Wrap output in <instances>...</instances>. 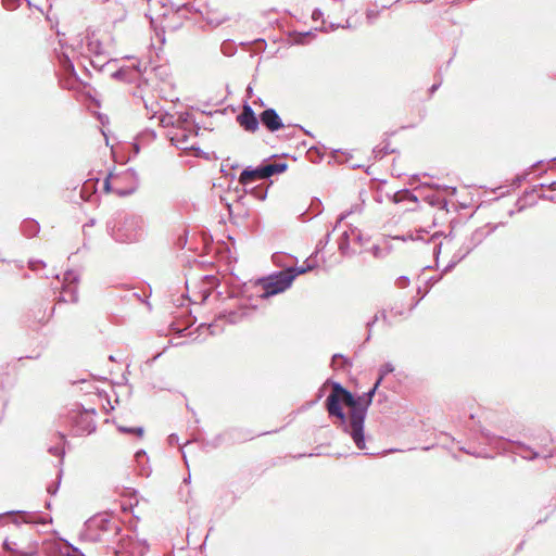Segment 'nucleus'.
<instances>
[{"instance_id":"nucleus-7","label":"nucleus","mask_w":556,"mask_h":556,"mask_svg":"<svg viewBox=\"0 0 556 556\" xmlns=\"http://www.w3.org/2000/svg\"><path fill=\"white\" fill-rule=\"evenodd\" d=\"M148 64L140 61H134L128 66H123L112 73V77L118 80L132 83L140 78L141 74L147 71Z\"/></svg>"},{"instance_id":"nucleus-16","label":"nucleus","mask_w":556,"mask_h":556,"mask_svg":"<svg viewBox=\"0 0 556 556\" xmlns=\"http://www.w3.org/2000/svg\"><path fill=\"white\" fill-rule=\"evenodd\" d=\"M177 131L170 136V141L174 146L179 149L186 150L188 149V140L191 134L189 128H176Z\"/></svg>"},{"instance_id":"nucleus-21","label":"nucleus","mask_w":556,"mask_h":556,"mask_svg":"<svg viewBox=\"0 0 556 556\" xmlns=\"http://www.w3.org/2000/svg\"><path fill=\"white\" fill-rule=\"evenodd\" d=\"M89 63L94 70H97L98 72H102L104 66H106L111 63V60L105 52V53H103V59L90 55Z\"/></svg>"},{"instance_id":"nucleus-52","label":"nucleus","mask_w":556,"mask_h":556,"mask_svg":"<svg viewBox=\"0 0 556 556\" xmlns=\"http://www.w3.org/2000/svg\"><path fill=\"white\" fill-rule=\"evenodd\" d=\"M440 279H441V277H439V278H431L429 281L431 282V285H434V283H437Z\"/></svg>"},{"instance_id":"nucleus-23","label":"nucleus","mask_w":556,"mask_h":556,"mask_svg":"<svg viewBox=\"0 0 556 556\" xmlns=\"http://www.w3.org/2000/svg\"><path fill=\"white\" fill-rule=\"evenodd\" d=\"M339 251L344 256H351L354 252L350 251V235L348 231H344L339 239Z\"/></svg>"},{"instance_id":"nucleus-61","label":"nucleus","mask_w":556,"mask_h":556,"mask_svg":"<svg viewBox=\"0 0 556 556\" xmlns=\"http://www.w3.org/2000/svg\"><path fill=\"white\" fill-rule=\"evenodd\" d=\"M301 130H302V131H305V134H308V130H305V128H304V127H301Z\"/></svg>"},{"instance_id":"nucleus-55","label":"nucleus","mask_w":556,"mask_h":556,"mask_svg":"<svg viewBox=\"0 0 556 556\" xmlns=\"http://www.w3.org/2000/svg\"><path fill=\"white\" fill-rule=\"evenodd\" d=\"M549 188H551V189H553V190H555V189H556V181L552 182V184L549 185Z\"/></svg>"},{"instance_id":"nucleus-30","label":"nucleus","mask_w":556,"mask_h":556,"mask_svg":"<svg viewBox=\"0 0 556 556\" xmlns=\"http://www.w3.org/2000/svg\"><path fill=\"white\" fill-rule=\"evenodd\" d=\"M118 430L122 433L137 434L138 437H142L143 432H144L142 427H134L132 428V427L119 426Z\"/></svg>"},{"instance_id":"nucleus-37","label":"nucleus","mask_w":556,"mask_h":556,"mask_svg":"<svg viewBox=\"0 0 556 556\" xmlns=\"http://www.w3.org/2000/svg\"><path fill=\"white\" fill-rule=\"evenodd\" d=\"M28 265L31 270H37L39 267H46V263L40 260H30Z\"/></svg>"},{"instance_id":"nucleus-9","label":"nucleus","mask_w":556,"mask_h":556,"mask_svg":"<svg viewBox=\"0 0 556 556\" xmlns=\"http://www.w3.org/2000/svg\"><path fill=\"white\" fill-rule=\"evenodd\" d=\"M78 274L74 270H67L64 274V283L62 289V293L58 298V303L60 302H77L78 294H77V288L75 286H71L73 283H76L78 281Z\"/></svg>"},{"instance_id":"nucleus-64","label":"nucleus","mask_w":556,"mask_h":556,"mask_svg":"<svg viewBox=\"0 0 556 556\" xmlns=\"http://www.w3.org/2000/svg\"><path fill=\"white\" fill-rule=\"evenodd\" d=\"M46 506H47L48 508H50V506H51L50 502H47Z\"/></svg>"},{"instance_id":"nucleus-24","label":"nucleus","mask_w":556,"mask_h":556,"mask_svg":"<svg viewBox=\"0 0 556 556\" xmlns=\"http://www.w3.org/2000/svg\"><path fill=\"white\" fill-rule=\"evenodd\" d=\"M193 124L192 115L188 112H181L176 117L177 128H188L189 126H193Z\"/></svg>"},{"instance_id":"nucleus-15","label":"nucleus","mask_w":556,"mask_h":556,"mask_svg":"<svg viewBox=\"0 0 556 556\" xmlns=\"http://www.w3.org/2000/svg\"><path fill=\"white\" fill-rule=\"evenodd\" d=\"M4 517H11L12 522L16 526L21 523H31L35 522L29 513L24 510H10L3 514H0V519Z\"/></svg>"},{"instance_id":"nucleus-46","label":"nucleus","mask_w":556,"mask_h":556,"mask_svg":"<svg viewBox=\"0 0 556 556\" xmlns=\"http://www.w3.org/2000/svg\"><path fill=\"white\" fill-rule=\"evenodd\" d=\"M440 86H441V80H440V81H438V83H435V84H433V85L431 86V88L429 89L430 93H431V94H432V93H434V92L439 89V87H440Z\"/></svg>"},{"instance_id":"nucleus-13","label":"nucleus","mask_w":556,"mask_h":556,"mask_svg":"<svg viewBox=\"0 0 556 556\" xmlns=\"http://www.w3.org/2000/svg\"><path fill=\"white\" fill-rule=\"evenodd\" d=\"M265 179L262 164L257 167L247 166L239 176V184L248 186L257 180Z\"/></svg>"},{"instance_id":"nucleus-25","label":"nucleus","mask_w":556,"mask_h":556,"mask_svg":"<svg viewBox=\"0 0 556 556\" xmlns=\"http://www.w3.org/2000/svg\"><path fill=\"white\" fill-rule=\"evenodd\" d=\"M412 201V202H418V197L415 195L414 193H412L409 190L407 189H404V190H400L397 191L394 195H393V201L395 203H399V202H403V201Z\"/></svg>"},{"instance_id":"nucleus-34","label":"nucleus","mask_w":556,"mask_h":556,"mask_svg":"<svg viewBox=\"0 0 556 556\" xmlns=\"http://www.w3.org/2000/svg\"><path fill=\"white\" fill-rule=\"evenodd\" d=\"M49 453L53 456L60 457L61 459L64 457V448L60 445L49 447Z\"/></svg>"},{"instance_id":"nucleus-32","label":"nucleus","mask_w":556,"mask_h":556,"mask_svg":"<svg viewBox=\"0 0 556 556\" xmlns=\"http://www.w3.org/2000/svg\"><path fill=\"white\" fill-rule=\"evenodd\" d=\"M160 122H161L162 126H164V127L173 126V127L177 128L176 117L174 115L166 113L160 117Z\"/></svg>"},{"instance_id":"nucleus-47","label":"nucleus","mask_w":556,"mask_h":556,"mask_svg":"<svg viewBox=\"0 0 556 556\" xmlns=\"http://www.w3.org/2000/svg\"><path fill=\"white\" fill-rule=\"evenodd\" d=\"M323 15V12L319 10V9H316L313 11V14H312V17L314 20H317L318 17H320Z\"/></svg>"},{"instance_id":"nucleus-59","label":"nucleus","mask_w":556,"mask_h":556,"mask_svg":"<svg viewBox=\"0 0 556 556\" xmlns=\"http://www.w3.org/2000/svg\"><path fill=\"white\" fill-rule=\"evenodd\" d=\"M337 27H339V25H337V26H336V25H333V24H331V25H330V28H331V29H336Z\"/></svg>"},{"instance_id":"nucleus-43","label":"nucleus","mask_w":556,"mask_h":556,"mask_svg":"<svg viewBox=\"0 0 556 556\" xmlns=\"http://www.w3.org/2000/svg\"><path fill=\"white\" fill-rule=\"evenodd\" d=\"M312 35L311 31H307V33H303V34H300L299 35V38L295 40L298 43H305V38L306 37H309Z\"/></svg>"},{"instance_id":"nucleus-38","label":"nucleus","mask_w":556,"mask_h":556,"mask_svg":"<svg viewBox=\"0 0 556 556\" xmlns=\"http://www.w3.org/2000/svg\"><path fill=\"white\" fill-rule=\"evenodd\" d=\"M378 319H379V316H378V314H376L372 317V319L367 323L366 326H367L368 332H371V329H372L374 325L378 321ZM369 340H370V333H368V336L366 338V341H369Z\"/></svg>"},{"instance_id":"nucleus-53","label":"nucleus","mask_w":556,"mask_h":556,"mask_svg":"<svg viewBox=\"0 0 556 556\" xmlns=\"http://www.w3.org/2000/svg\"><path fill=\"white\" fill-rule=\"evenodd\" d=\"M144 105H146V109H147V110H150V108H149V105H148V103H147V102H144ZM151 111H152V113H153V114H155V113H156V111H155L152 106H151Z\"/></svg>"},{"instance_id":"nucleus-40","label":"nucleus","mask_w":556,"mask_h":556,"mask_svg":"<svg viewBox=\"0 0 556 556\" xmlns=\"http://www.w3.org/2000/svg\"><path fill=\"white\" fill-rule=\"evenodd\" d=\"M59 484L60 482L58 483H51L47 486V492L50 494V495H55L58 490H59Z\"/></svg>"},{"instance_id":"nucleus-22","label":"nucleus","mask_w":556,"mask_h":556,"mask_svg":"<svg viewBox=\"0 0 556 556\" xmlns=\"http://www.w3.org/2000/svg\"><path fill=\"white\" fill-rule=\"evenodd\" d=\"M247 315V309L240 308L239 311H229L223 314V318H225L230 324H237L243 319Z\"/></svg>"},{"instance_id":"nucleus-28","label":"nucleus","mask_w":556,"mask_h":556,"mask_svg":"<svg viewBox=\"0 0 556 556\" xmlns=\"http://www.w3.org/2000/svg\"><path fill=\"white\" fill-rule=\"evenodd\" d=\"M249 193L257 200H265L267 197V188L263 186H256L249 190Z\"/></svg>"},{"instance_id":"nucleus-57","label":"nucleus","mask_w":556,"mask_h":556,"mask_svg":"<svg viewBox=\"0 0 556 556\" xmlns=\"http://www.w3.org/2000/svg\"><path fill=\"white\" fill-rule=\"evenodd\" d=\"M355 237H356V240H357V241H361V240H362V236H361V233H356V235H355Z\"/></svg>"},{"instance_id":"nucleus-51","label":"nucleus","mask_w":556,"mask_h":556,"mask_svg":"<svg viewBox=\"0 0 556 556\" xmlns=\"http://www.w3.org/2000/svg\"><path fill=\"white\" fill-rule=\"evenodd\" d=\"M58 438H59L60 442L65 443V437H64V434H62V433H58Z\"/></svg>"},{"instance_id":"nucleus-20","label":"nucleus","mask_w":556,"mask_h":556,"mask_svg":"<svg viewBox=\"0 0 556 556\" xmlns=\"http://www.w3.org/2000/svg\"><path fill=\"white\" fill-rule=\"evenodd\" d=\"M58 60H59L60 66L66 74L72 75V76L76 75L74 64L67 54H65V53L59 54Z\"/></svg>"},{"instance_id":"nucleus-48","label":"nucleus","mask_w":556,"mask_h":556,"mask_svg":"<svg viewBox=\"0 0 556 556\" xmlns=\"http://www.w3.org/2000/svg\"><path fill=\"white\" fill-rule=\"evenodd\" d=\"M68 556H85L78 548L73 547L72 554Z\"/></svg>"},{"instance_id":"nucleus-39","label":"nucleus","mask_w":556,"mask_h":556,"mask_svg":"<svg viewBox=\"0 0 556 556\" xmlns=\"http://www.w3.org/2000/svg\"><path fill=\"white\" fill-rule=\"evenodd\" d=\"M361 211V206L359 205H355V208H351L350 211L345 212V213H342L340 216H339V219H338V223H341L342 220H344L349 215H351L353 212L355 211Z\"/></svg>"},{"instance_id":"nucleus-31","label":"nucleus","mask_w":556,"mask_h":556,"mask_svg":"<svg viewBox=\"0 0 556 556\" xmlns=\"http://www.w3.org/2000/svg\"><path fill=\"white\" fill-rule=\"evenodd\" d=\"M394 371V367L391 363L383 364L379 369V377L377 381L382 382L383 378L388 375Z\"/></svg>"},{"instance_id":"nucleus-27","label":"nucleus","mask_w":556,"mask_h":556,"mask_svg":"<svg viewBox=\"0 0 556 556\" xmlns=\"http://www.w3.org/2000/svg\"><path fill=\"white\" fill-rule=\"evenodd\" d=\"M351 365V362L341 354H334L332 356V366L334 368H345Z\"/></svg>"},{"instance_id":"nucleus-45","label":"nucleus","mask_w":556,"mask_h":556,"mask_svg":"<svg viewBox=\"0 0 556 556\" xmlns=\"http://www.w3.org/2000/svg\"><path fill=\"white\" fill-rule=\"evenodd\" d=\"M480 432H481V434H482L485 439H488V440H491V439H493V438H494V437L491 434V432H490L489 430L484 429V428H480Z\"/></svg>"},{"instance_id":"nucleus-3","label":"nucleus","mask_w":556,"mask_h":556,"mask_svg":"<svg viewBox=\"0 0 556 556\" xmlns=\"http://www.w3.org/2000/svg\"><path fill=\"white\" fill-rule=\"evenodd\" d=\"M108 229L115 241L134 242L141 237V219L137 216H125L118 225L111 226L109 223Z\"/></svg>"},{"instance_id":"nucleus-60","label":"nucleus","mask_w":556,"mask_h":556,"mask_svg":"<svg viewBox=\"0 0 556 556\" xmlns=\"http://www.w3.org/2000/svg\"><path fill=\"white\" fill-rule=\"evenodd\" d=\"M553 456V453H549L548 455L545 456V458H549Z\"/></svg>"},{"instance_id":"nucleus-1","label":"nucleus","mask_w":556,"mask_h":556,"mask_svg":"<svg viewBox=\"0 0 556 556\" xmlns=\"http://www.w3.org/2000/svg\"><path fill=\"white\" fill-rule=\"evenodd\" d=\"M380 386L376 381L374 387L362 396L355 397L339 382L332 383V391L326 399V409L330 417H337L339 427L348 433L358 450H365L364 424L372 396Z\"/></svg>"},{"instance_id":"nucleus-11","label":"nucleus","mask_w":556,"mask_h":556,"mask_svg":"<svg viewBox=\"0 0 556 556\" xmlns=\"http://www.w3.org/2000/svg\"><path fill=\"white\" fill-rule=\"evenodd\" d=\"M260 122L270 132L278 131L283 127V123L275 109H266L260 114Z\"/></svg>"},{"instance_id":"nucleus-19","label":"nucleus","mask_w":556,"mask_h":556,"mask_svg":"<svg viewBox=\"0 0 556 556\" xmlns=\"http://www.w3.org/2000/svg\"><path fill=\"white\" fill-rule=\"evenodd\" d=\"M108 3V10L114 11L112 18L114 21L123 20L126 15L124 7L117 0H104Z\"/></svg>"},{"instance_id":"nucleus-2","label":"nucleus","mask_w":556,"mask_h":556,"mask_svg":"<svg viewBox=\"0 0 556 556\" xmlns=\"http://www.w3.org/2000/svg\"><path fill=\"white\" fill-rule=\"evenodd\" d=\"M119 531L118 520L106 514L96 515L86 522V536L94 542L114 543Z\"/></svg>"},{"instance_id":"nucleus-29","label":"nucleus","mask_w":556,"mask_h":556,"mask_svg":"<svg viewBox=\"0 0 556 556\" xmlns=\"http://www.w3.org/2000/svg\"><path fill=\"white\" fill-rule=\"evenodd\" d=\"M286 269L289 275H294V279H295L299 275H302V274L307 273L308 270H312L313 266L307 265V266H301V267H289Z\"/></svg>"},{"instance_id":"nucleus-36","label":"nucleus","mask_w":556,"mask_h":556,"mask_svg":"<svg viewBox=\"0 0 556 556\" xmlns=\"http://www.w3.org/2000/svg\"><path fill=\"white\" fill-rule=\"evenodd\" d=\"M2 5L7 10H14L21 5V0H2Z\"/></svg>"},{"instance_id":"nucleus-54","label":"nucleus","mask_w":556,"mask_h":556,"mask_svg":"<svg viewBox=\"0 0 556 556\" xmlns=\"http://www.w3.org/2000/svg\"><path fill=\"white\" fill-rule=\"evenodd\" d=\"M131 192H132V191H128V192H125V191H118V194H121V195H126V194H129V193H131Z\"/></svg>"},{"instance_id":"nucleus-14","label":"nucleus","mask_w":556,"mask_h":556,"mask_svg":"<svg viewBox=\"0 0 556 556\" xmlns=\"http://www.w3.org/2000/svg\"><path fill=\"white\" fill-rule=\"evenodd\" d=\"M86 47L90 55L103 59L105 49L98 35L93 31L86 36Z\"/></svg>"},{"instance_id":"nucleus-35","label":"nucleus","mask_w":556,"mask_h":556,"mask_svg":"<svg viewBox=\"0 0 556 556\" xmlns=\"http://www.w3.org/2000/svg\"><path fill=\"white\" fill-rule=\"evenodd\" d=\"M395 286L396 288L399 289H405L409 286V278L407 276H400L396 280H395Z\"/></svg>"},{"instance_id":"nucleus-42","label":"nucleus","mask_w":556,"mask_h":556,"mask_svg":"<svg viewBox=\"0 0 556 556\" xmlns=\"http://www.w3.org/2000/svg\"><path fill=\"white\" fill-rule=\"evenodd\" d=\"M366 16H367V20H368L369 22H372L374 20H376V18H377V16H378V12H377V11H375V10H368V11H367V13H366Z\"/></svg>"},{"instance_id":"nucleus-4","label":"nucleus","mask_w":556,"mask_h":556,"mask_svg":"<svg viewBox=\"0 0 556 556\" xmlns=\"http://www.w3.org/2000/svg\"><path fill=\"white\" fill-rule=\"evenodd\" d=\"M294 280V275H289L287 269L277 271L268 277L261 278L257 285L262 288L261 299H268L286 291Z\"/></svg>"},{"instance_id":"nucleus-17","label":"nucleus","mask_w":556,"mask_h":556,"mask_svg":"<svg viewBox=\"0 0 556 556\" xmlns=\"http://www.w3.org/2000/svg\"><path fill=\"white\" fill-rule=\"evenodd\" d=\"M262 166H263L265 179L269 178L276 174H281V173L286 172L288 168V164L285 162L269 163L267 161H264L262 163Z\"/></svg>"},{"instance_id":"nucleus-56","label":"nucleus","mask_w":556,"mask_h":556,"mask_svg":"<svg viewBox=\"0 0 556 556\" xmlns=\"http://www.w3.org/2000/svg\"><path fill=\"white\" fill-rule=\"evenodd\" d=\"M381 316H382V319H383L384 321H387V315H386V312H384V311H382V312H381Z\"/></svg>"},{"instance_id":"nucleus-6","label":"nucleus","mask_w":556,"mask_h":556,"mask_svg":"<svg viewBox=\"0 0 556 556\" xmlns=\"http://www.w3.org/2000/svg\"><path fill=\"white\" fill-rule=\"evenodd\" d=\"M426 188H435L437 190H444V191L450 192L451 194L456 193V188L450 187V186L429 185V184H425L420 188H418V191L425 202H427L429 205H431L433 207H438L440 210L447 211V205H448L447 200L437 193H425L424 194V189H426Z\"/></svg>"},{"instance_id":"nucleus-58","label":"nucleus","mask_w":556,"mask_h":556,"mask_svg":"<svg viewBox=\"0 0 556 556\" xmlns=\"http://www.w3.org/2000/svg\"><path fill=\"white\" fill-rule=\"evenodd\" d=\"M342 27H344V28H350L351 27L349 20L346 21V24L343 25Z\"/></svg>"},{"instance_id":"nucleus-26","label":"nucleus","mask_w":556,"mask_h":556,"mask_svg":"<svg viewBox=\"0 0 556 556\" xmlns=\"http://www.w3.org/2000/svg\"><path fill=\"white\" fill-rule=\"evenodd\" d=\"M517 445L520 448L519 455L523 459L532 460L539 457V453L532 450L530 446H527L526 444L520 442H518Z\"/></svg>"},{"instance_id":"nucleus-10","label":"nucleus","mask_w":556,"mask_h":556,"mask_svg":"<svg viewBox=\"0 0 556 556\" xmlns=\"http://www.w3.org/2000/svg\"><path fill=\"white\" fill-rule=\"evenodd\" d=\"M237 121L247 131L254 132L258 129L260 118L256 117L254 111L248 104L243 106L242 112L237 116Z\"/></svg>"},{"instance_id":"nucleus-12","label":"nucleus","mask_w":556,"mask_h":556,"mask_svg":"<svg viewBox=\"0 0 556 556\" xmlns=\"http://www.w3.org/2000/svg\"><path fill=\"white\" fill-rule=\"evenodd\" d=\"M481 232H473L471 235L470 242L462 248L460 251H463V253L453 257V260L443 269V274L451 271L458 262H460L467 254H469L470 251L481 242Z\"/></svg>"},{"instance_id":"nucleus-8","label":"nucleus","mask_w":556,"mask_h":556,"mask_svg":"<svg viewBox=\"0 0 556 556\" xmlns=\"http://www.w3.org/2000/svg\"><path fill=\"white\" fill-rule=\"evenodd\" d=\"M113 544L114 556H142L140 544L130 536H121Z\"/></svg>"},{"instance_id":"nucleus-63","label":"nucleus","mask_w":556,"mask_h":556,"mask_svg":"<svg viewBox=\"0 0 556 556\" xmlns=\"http://www.w3.org/2000/svg\"><path fill=\"white\" fill-rule=\"evenodd\" d=\"M301 130H302V131H305V134H308V130H305V128H304V127H301Z\"/></svg>"},{"instance_id":"nucleus-62","label":"nucleus","mask_w":556,"mask_h":556,"mask_svg":"<svg viewBox=\"0 0 556 556\" xmlns=\"http://www.w3.org/2000/svg\"><path fill=\"white\" fill-rule=\"evenodd\" d=\"M301 130H302V131H305V134H308V130H305V128H304V127H301Z\"/></svg>"},{"instance_id":"nucleus-33","label":"nucleus","mask_w":556,"mask_h":556,"mask_svg":"<svg viewBox=\"0 0 556 556\" xmlns=\"http://www.w3.org/2000/svg\"><path fill=\"white\" fill-rule=\"evenodd\" d=\"M393 150H391L388 146H384L380 149H374L375 157L376 159H382L383 156L392 153Z\"/></svg>"},{"instance_id":"nucleus-50","label":"nucleus","mask_w":556,"mask_h":556,"mask_svg":"<svg viewBox=\"0 0 556 556\" xmlns=\"http://www.w3.org/2000/svg\"><path fill=\"white\" fill-rule=\"evenodd\" d=\"M3 545L7 549L13 551V548L11 547V543H9L8 540L4 541Z\"/></svg>"},{"instance_id":"nucleus-18","label":"nucleus","mask_w":556,"mask_h":556,"mask_svg":"<svg viewBox=\"0 0 556 556\" xmlns=\"http://www.w3.org/2000/svg\"><path fill=\"white\" fill-rule=\"evenodd\" d=\"M40 230V226L37 220L27 218L21 225V231L27 238L35 237Z\"/></svg>"},{"instance_id":"nucleus-44","label":"nucleus","mask_w":556,"mask_h":556,"mask_svg":"<svg viewBox=\"0 0 556 556\" xmlns=\"http://www.w3.org/2000/svg\"><path fill=\"white\" fill-rule=\"evenodd\" d=\"M148 4L150 7V10H152L156 5H163V0H148Z\"/></svg>"},{"instance_id":"nucleus-5","label":"nucleus","mask_w":556,"mask_h":556,"mask_svg":"<svg viewBox=\"0 0 556 556\" xmlns=\"http://www.w3.org/2000/svg\"><path fill=\"white\" fill-rule=\"evenodd\" d=\"M94 414V409H84L72 415L71 424L73 433L75 435H86L92 433L96 430V422L93 419Z\"/></svg>"},{"instance_id":"nucleus-49","label":"nucleus","mask_w":556,"mask_h":556,"mask_svg":"<svg viewBox=\"0 0 556 556\" xmlns=\"http://www.w3.org/2000/svg\"><path fill=\"white\" fill-rule=\"evenodd\" d=\"M143 455H146V452L143 450H141V451H138L135 456L137 459H139Z\"/></svg>"},{"instance_id":"nucleus-41","label":"nucleus","mask_w":556,"mask_h":556,"mask_svg":"<svg viewBox=\"0 0 556 556\" xmlns=\"http://www.w3.org/2000/svg\"><path fill=\"white\" fill-rule=\"evenodd\" d=\"M167 441H168L169 445H179L180 444L179 437L175 433L169 434Z\"/></svg>"}]
</instances>
